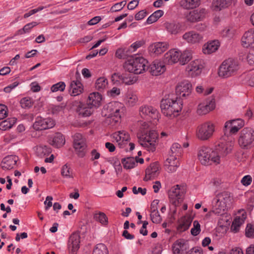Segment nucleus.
I'll return each instance as SVG.
<instances>
[{
    "label": "nucleus",
    "mask_w": 254,
    "mask_h": 254,
    "mask_svg": "<svg viewBox=\"0 0 254 254\" xmlns=\"http://www.w3.org/2000/svg\"><path fill=\"white\" fill-rule=\"evenodd\" d=\"M173 95H169L168 97L163 99L160 103L162 113L166 116L170 118L175 117V113L181 111L183 104L178 97H173Z\"/></svg>",
    "instance_id": "f257e3e1"
},
{
    "label": "nucleus",
    "mask_w": 254,
    "mask_h": 254,
    "mask_svg": "<svg viewBox=\"0 0 254 254\" xmlns=\"http://www.w3.org/2000/svg\"><path fill=\"white\" fill-rule=\"evenodd\" d=\"M232 196L229 191H224L218 193L213 199L212 212L217 215L224 213L231 203Z\"/></svg>",
    "instance_id": "f03ea898"
},
{
    "label": "nucleus",
    "mask_w": 254,
    "mask_h": 254,
    "mask_svg": "<svg viewBox=\"0 0 254 254\" xmlns=\"http://www.w3.org/2000/svg\"><path fill=\"white\" fill-rule=\"evenodd\" d=\"M198 158L202 165H211L220 163V155L215 150L207 147H202L198 153Z\"/></svg>",
    "instance_id": "7ed1b4c3"
},
{
    "label": "nucleus",
    "mask_w": 254,
    "mask_h": 254,
    "mask_svg": "<svg viewBox=\"0 0 254 254\" xmlns=\"http://www.w3.org/2000/svg\"><path fill=\"white\" fill-rule=\"evenodd\" d=\"M239 68L238 62L236 60L229 58L224 61L220 65L218 74L220 77L227 78L235 75Z\"/></svg>",
    "instance_id": "20e7f679"
},
{
    "label": "nucleus",
    "mask_w": 254,
    "mask_h": 254,
    "mask_svg": "<svg viewBox=\"0 0 254 254\" xmlns=\"http://www.w3.org/2000/svg\"><path fill=\"white\" fill-rule=\"evenodd\" d=\"M148 62L143 57H135L126 63L125 68L129 72L138 74L143 73L148 67Z\"/></svg>",
    "instance_id": "39448f33"
},
{
    "label": "nucleus",
    "mask_w": 254,
    "mask_h": 254,
    "mask_svg": "<svg viewBox=\"0 0 254 254\" xmlns=\"http://www.w3.org/2000/svg\"><path fill=\"white\" fill-rule=\"evenodd\" d=\"M121 104L118 102H112L104 106L102 111L103 116L109 119L110 123H117L121 119L120 114Z\"/></svg>",
    "instance_id": "423d86ee"
},
{
    "label": "nucleus",
    "mask_w": 254,
    "mask_h": 254,
    "mask_svg": "<svg viewBox=\"0 0 254 254\" xmlns=\"http://www.w3.org/2000/svg\"><path fill=\"white\" fill-rule=\"evenodd\" d=\"M137 138L139 143L148 151L153 152L155 150L158 139V134L156 131L150 130L146 133L138 135Z\"/></svg>",
    "instance_id": "0eeeda50"
},
{
    "label": "nucleus",
    "mask_w": 254,
    "mask_h": 254,
    "mask_svg": "<svg viewBox=\"0 0 254 254\" xmlns=\"http://www.w3.org/2000/svg\"><path fill=\"white\" fill-rule=\"evenodd\" d=\"M235 140L232 135H228L227 132H225V135H223L217 145L215 146V150L221 156L224 157L230 153L234 146Z\"/></svg>",
    "instance_id": "6e6552de"
},
{
    "label": "nucleus",
    "mask_w": 254,
    "mask_h": 254,
    "mask_svg": "<svg viewBox=\"0 0 254 254\" xmlns=\"http://www.w3.org/2000/svg\"><path fill=\"white\" fill-rule=\"evenodd\" d=\"M238 144L243 149H250L254 146V130L245 127L239 133Z\"/></svg>",
    "instance_id": "1a4fd4ad"
},
{
    "label": "nucleus",
    "mask_w": 254,
    "mask_h": 254,
    "mask_svg": "<svg viewBox=\"0 0 254 254\" xmlns=\"http://www.w3.org/2000/svg\"><path fill=\"white\" fill-rule=\"evenodd\" d=\"M214 131V125L211 123H206L197 127L196 135L201 140H206L212 136Z\"/></svg>",
    "instance_id": "9d476101"
},
{
    "label": "nucleus",
    "mask_w": 254,
    "mask_h": 254,
    "mask_svg": "<svg viewBox=\"0 0 254 254\" xmlns=\"http://www.w3.org/2000/svg\"><path fill=\"white\" fill-rule=\"evenodd\" d=\"M73 147L76 153L79 157H83L86 153L87 146L85 140L80 133H76L73 136Z\"/></svg>",
    "instance_id": "9b49d317"
},
{
    "label": "nucleus",
    "mask_w": 254,
    "mask_h": 254,
    "mask_svg": "<svg viewBox=\"0 0 254 254\" xmlns=\"http://www.w3.org/2000/svg\"><path fill=\"white\" fill-rule=\"evenodd\" d=\"M183 197L184 191L181 190L179 185L172 188L169 192L170 201L175 207L183 201Z\"/></svg>",
    "instance_id": "f8f14e48"
},
{
    "label": "nucleus",
    "mask_w": 254,
    "mask_h": 254,
    "mask_svg": "<svg viewBox=\"0 0 254 254\" xmlns=\"http://www.w3.org/2000/svg\"><path fill=\"white\" fill-rule=\"evenodd\" d=\"M203 62L201 60H195L190 63L186 67L188 75L194 77L199 75L203 68Z\"/></svg>",
    "instance_id": "ddd939ff"
},
{
    "label": "nucleus",
    "mask_w": 254,
    "mask_h": 254,
    "mask_svg": "<svg viewBox=\"0 0 254 254\" xmlns=\"http://www.w3.org/2000/svg\"><path fill=\"white\" fill-rule=\"evenodd\" d=\"M54 126L55 122L52 119H44L42 117H38L33 125V127L36 130H42L51 128Z\"/></svg>",
    "instance_id": "4468645a"
},
{
    "label": "nucleus",
    "mask_w": 254,
    "mask_h": 254,
    "mask_svg": "<svg viewBox=\"0 0 254 254\" xmlns=\"http://www.w3.org/2000/svg\"><path fill=\"white\" fill-rule=\"evenodd\" d=\"M139 112L141 117L147 120L157 119L158 117V112L152 106H142L139 108Z\"/></svg>",
    "instance_id": "2eb2a0df"
},
{
    "label": "nucleus",
    "mask_w": 254,
    "mask_h": 254,
    "mask_svg": "<svg viewBox=\"0 0 254 254\" xmlns=\"http://www.w3.org/2000/svg\"><path fill=\"white\" fill-rule=\"evenodd\" d=\"M192 90V85L190 82L184 80L179 83L176 87V92L179 96V99L189 96Z\"/></svg>",
    "instance_id": "dca6fc26"
},
{
    "label": "nucleus",
    "mask_w": 254,
    "mask_h": 254,
    "mask_svg": "<svg viewBox=\"0 0 254 254\" xmlns=\"http://www.w3.org/2000/svg\"><path fill=\"white\" fill-rule=\"evenodd\" d=\"M80 237L78 232H73L69 237L68 248L69 254H76L79 248Z\"/></svg>",
    "instance_id": "f3484780"
},
{
    "label": "nucleus",
    "mask_w": 254,
    "mask_h": 254,
    "mask_svg": "<svg viewBox=\"0 0 254 254\" xmlns=\"http://www.w3.org/2000/svg\"><path fill=\"white\" fill-rule=\"evenodd\" d=\"M169 48V44L167 42H155L150 45L148 48L149 51L156 55H159L165 52Z\"/></svg>",
    "instance_id": "a211bd4d"
},
{
    "label": "nucleus",
    "mask_w": 254,
    "mask_h": 254,
    "mask_svg": "<svg viewBox=\"0 0 254 254\" xmlns=\"http://www.w3.org/2000/svg\"><path fill=\"white\" fill-rule=\"evenodd\" d=\"M64 136L61 132H56L49 135L48 137L49 143L55 148H60L65 144Z\"/></svg>",
    "instance_id": "6ab92c4d"
},
{
    "label": "nucleus",
    "mask_w": 254,
    "mask_h": 254,
    "mask_svg": "<svg viewBox=\"0 0 254 254\" xmlns=\"http://www.w3.org/2000/svg\"><path fill=\"white\" fill-rule=\"evenodd\" d=\"M76 112L80 117H87L93 114L94 109L87 103L84 104L79 102L77 106Z\"/></svg>",
    "instance_id": "aec40b11"
},
{
    "label": "nucleus",
    "mask_w": 254,
    "mask_h": 254,
    "mask_svg": "<svg viewBox=\"0 0 254 254\" xmlns=\"http://www.w3.org/2000/svg\"><path fill=\"white\" fill-rule=\"evenodd\" d=\"M147 69L152 75L157 76L163 73L166 70L165 66L164 63L158 61H154Z\"/></svg>",
    "instance_id": "412c9836"
},
{
    "label": "nucleus",
    "mask_w": 254,
    "mask_h": 254,
    "mask_svg": "<svg viewBox=\"0 0 254 254\" xmlns=\"http://www.w3.org/2000/svg\"><path fill=\"white\" fill-rule=\"evenodd\" d=\"M159 174V165L157 162H154L150 164L145 170V176L144 178V181L148 180L155 178Z\"/></svg>",
    "instance_id": "4be33fe9"
},
{
    "label": "nucleus",
    "mask_w": 254,
    "mask_h": 254,
    "mask_svg": "<svg viewBox=\"0 0 254 254\" xmlns=\"http://www.w3.org/2000/svg\"><path fill=\"white\" fill-rule=\"evenodd\" d=\"M164 26L167 31L171 35H177L182 31V25L174 21L166 22Z\"/></svg>",
    "instance_id": "5701e85b"
},
{
    "label": "nucleus",
    "mask_w": 254,
    "mask_h": 254,
    "mask_svg": "<svg viewBox=\"0 0 254 254\" xmlns=\"http://www.w3.org/2000/svg\"><path fill=\"white\" fill-rule=\"evenodd\" d=\"M102 96L98 92H93L89 94L87 103L94 109L98 108L102 104Z\"/></svg>",
    "instance_id": "b1692460"
},
{
    "label": "nucleus",
    "mask_w": 254,
    "mask_h": 254,
    "mask_svg": "<svg viewBox=\"0 0 254 254\" xmlns=\"http://www.w3.org/2000/svg\"><path fill=\"white\" fill-rule=\"evenodd\" d=\"M180 163L177 157L174 155H170V157L167 159L165 162V167L166 170L169 173L175 172Z\"/></svg>",
    "instance_id": "393cba45"
},
{
    "label": "nucleus",
    "mask_w": 254,
    "mask_h": 254,
    "mask_svg": "<svg viewBox=\"0 0 254 254\" xmlns=\"http://www.w3.org/2000/svg\"><path fill=\"white\" fill-rule=\"evenodd\" d=\"M206 10L205 9H201L199 10H194L190 11L187 15V19L191 22L201 20L205 16Z\"/></svg>",
    "instance_id": "a878e982"
},
{
    "label": "nucleus",
    "mask_w": 254,
    "mask_h": 254,
    "mask_svg": "<svg viewBox=\"0 0 254 254\" xmlns=\"http://www.w3.org/2000/svg\"><path fill=\"white\" fill-rule=\"evenodd\" d=\"M179 52L175 49H171L165 54L163 59L164 63L169 64L177 63L179 60Z\"/></svg>",
    "instance_id": "bb28decb"
},
{
    "label": "nucleus",
    "mask_w": 254,
    "mask_h": 254,
    "mask_svg": "<svg viewBox=\"0 0 254 254\" xmlns=\"http://www.w3.org/2000/svg\"><path fill=\"white\" fill-rule=\"evenodd\" d=\"M183 38L189 43L195 44L200 42L203 37L200 34L191 31L184 34Z\"/></svg>",
    "instance_id": "cd10ccee"
},
{
    "label": "nucleus",
    "mask_w": 254,
    "mask_h": 254,
    "mask_svg": "<svg viewBox=\"0 0 254 254\" xmlns=\"http://www.w3.org/2000/svg\"><path fill=\"white\" fill-rule=\"evenodd\" d=\"M189 246L184 240H177L173 246V251L174 254H185L189 249Z\"/></svg>",
    "instance_id": "c85d7f7f"
},
{
    "label": "nucleus",
    "mask_w": 254,
    "mask_h": 254,
    "mask_svg": "<svg viewBox=\"0 0 254 254\" xmlns=\"http://www.w3.org/2000/svg\"><path fill=\"white\" fill-rule=\"evenodd\" d=\"M83 87L79 80L72 81L69 87V93L71 96H77L82 93Z\"/></svg>",
    "instance_id": "c756f323"
},
{
    "label": "nucleus",
    "mask_w": 254,
    "mask_h": 254,
    "mask_svg": "<svg viewBox=\"0 0 254 254\" xmlns=\"http://www.w3.org/2000/svg\"><path fill=\"white\" fill-rule=\"evenodd\" d=\"M232 3V0H213L212 8L213 10L219 11L228 7Z\"/></svg>",
    "instance_id": "7c9ffc66"
},
{
    "label": "nucleus",
    "mask_w": 254,
    "mask_h": 254,
    "mask_svg": "<svg viewBox=\"0 0 254 254\" xmlns=\"http://www.w3.org/2000/svg\"><path fill=\"white\" fill-rule=\"evenodd\" d=\"M192 219L190 216L182 217L179 220V225L177 229L180 232H184L188 230L190 227Z\"/></svg>",
    "instance_id": "2f4dec72"
},
{
    "label": "nucleus",
    "mask_w": 254,
    "mask_h": 254,
    "mask_svg": "<svg viewBox=\"0 0 254 254\" xmlns=\"http://www.w3.org/2000/svg\"><path fill=\"white\" fill-rule=\"evenodd\" d=\"M17 160L15 157L6 156L2 160L1 166L3 170H10L13 168L16 163Z\"/></svg>",
    "instance_id": "473e14b6"
},
{
    "label": "nucleus",
    "mask_w": 254,
    "mask_h": 254,
    "mask_svg": "<svg viewBox=\"0 0 254 254\" xmlns=\"http://www.w3.org/2000/svg\"><path fill=\"white\" fill-rule=\"evenodd\" d=\"M218 41H213L204 45L203 52L205 54H210L215 52L218 49Z\"/></svg>",
    "instance_id": "72a5a7b5"
},
{
    "label": "nucleus",
    "mask_w": 254,
    "mask_h": 254,
    "mask_svg": "<svg viewBox=\"0 0 254 254\" xmlns=\"http://www.w3.org/2000/svg\"><path fill=\"white\" fill-rule=\"evenodd\" d=\"M52 152L51 147L47 145H39L36 148V154L40 158L49 155Z\"/></svg>",
    "instance_id": "f704fd0d"
},
{
    "label": "nucleus",
    "mask_w": 254,
    "mask_h": 254,
    "mask_svg": "<svg viewBox=\"0 0 254 254\" xmlns=\"http://www.w3.org/2000/svg\"><path fill=\"white\" fill-rule=\"evenodd\" d=\"M182 5L186 9H192L198 7L200 4V0H184L182 1Z\"/></svg>",
    "instance_id": "c9c22d12"
},
{
    "label": "nucleus",
    "mask_w": 254,
    "mask_h": 254,
    "mask_svg": "<svg viewBox=\"0 0 254 254\" xmlns=\"http://www.w3.org/2000/svg\"><path fill=\"white\" fill-rule=\"evenodd\" d=\"M122 163L124 167L127 169H130L135 167L136 165V161L134 157H127L122 160Z\"/></svg>",
    "instance_id": "e433bc0d"
},
{
    "label": "nucleus",
    "mask_w": 254,
    "mask_h": 254,
    "mask_svg": "<svg viewBox=\"0 0 254 254\" xmlns=\"http://www.w3.org/2000/svg\"><path fill=\"white\" fill-rule=\"evenodd\" d=\"M179 60L180 64L182 65L185 64L192 58L191 53L189 51H185L183 53H180Z\"/></svg>",
    "instance_id": "4c0bfd02"
},
{
    "label": "nucleus",
    "mask_w": 254,
    "mask_h": 254,
    "mask_svg": "<svg viewBox=\"0 0 254 254\" xmlns=\"http://www.w3.org/2000/svg\"><path fill=\"white\" fill-rule=\"evenodd\" d=\"M113 137L116 139L117 142L119 141H128L129 138V135L128 133L125 131H119L118 133H115L113 134Z\"/></svg>",
    "instance_id": "58836bf2"
},
{
    "label": "nucleus",
    "mask_w": 254,
    "mask_h": 254,
    "mask_svg": "<svg viewBox=\"0 0 254 254\" xmlns=\"http://www.w3.org/2000/svg\"><path fill=\"white\" fill-rule=\"evenodd\" d=\"M198 107L199 108L197 110L198 113L199 114H205L214 109V104L211 102L209 105L206 104L204 105L200 104Z\"/></svg>",
    "instance_id": "ea45409f"
},
{
    "label": "nucleus",
    "mask_w": 254,
    "mask_h": 254,
    "mask_svg": "<svg viewBox=\"0 0 254 254\" xmlns=\"http://www.w3.org/2000/svg\"><path fill=\"white\" fill-rule=\"evenodd\" d=\"M107 84V79L104 77H101L97 79L95 83V87L97 90H101L105 88Z\"/></svg>",
    "instance_id": "a19ab883"
},
{
    "label": "nucleus",
    "mask_w": 254,
    "mask_h": 254,
    "mask_svg": "<svg viewBox=\"0 0 254 254\" xmlns=\"http://www.w3.org/2000/svg\"><path fill=\"white\" fill-rule=\"evenodd\" d=\"M138 100L136 95L133 94H128L125 98L126 104L129 106L135 105Z\"/></svg>",
    "instance_id": "79ce46f5"
},
{
    "label": "nucleus",
    "mask_w": 254,
    "mask_h": 254,
    "mask_svg": "<svg viewBox=\"0 0 254 254\" xmlns=\"http://www.w3.org/2000/svg\"><path fill=\"white\" fill-rule=\"evenodd\" d=\"M92 254H109L106 246L103 244H97Z\"/></svg>",
    "instance_id": "37998d69"
},
{
    "label": "nucleus",
    "mask_w": 254,
    "mask_h": 254,
    "mask_svg": "<svg viewBox=\"0 0 254 254\" xmlns=\"http://www.w3.org/2000/svg\"><path fill=\"white\" fill-rule=\"evenodd\" d=\"M171 154L170 155H174L175 157H179L182 152L181 145L178 143H174L171 147Z\"/></svg>",
    "instance_id": "c03bdc74"
},
{
    "label": "nucleus",
    "mask_w": 254,
    "mask_h": 254,
    "mask_svg": "<svg viewBox=\"0 0 254 254\" xmlns=\"http://www.w3.org/2000/svg\"><path fill=\"white\" fill-rule=\"evenodd\" d=\"M62 175L64 177L72 178V172L68 165L67 164L64 165L61 171Z\"/></svg>",
    "instance_id": "a18cd8bd"
},
{
    "label": "nucleus",
    "mask_w": 254,
    "mask_h": 254,
    "mask_svg": "<svg viewBox=\"0 0 254 254\" xmlns=\"http://www.w3.org/2000/svg\"><path fill=\"white\" fill-rule=\"evenodd\" d=\"M65 88V84L64 82H59L53 85L51 87V90L53 92L57 91H64Z\"/></svg>",
    "instance_id": "49530a36"
},
{
    "label": "nucleus",
    "mask_w": 254,
    "mask_h": 254,
    "mask_svg": "<svg viewBox=\"0 0 254 254\" xmlns=\"http://www.w3.org/2000/svg\"><path fill=\"white\" fill-rule=\"evenodd\" d=\"M200 225L198 221L195 220L193 222V227L191 228V234L193 236H196L200 232Z\"/></svg>",
    "instance_id": "de8ad7c7"
},
{
    "label": "nucleus",
    "mask_w": 254,
    "mask_h": 254,
    "mask_svg": "<svg viewBox=\"0 0 254 254\" xmlns=\"http://www.w3.org/2000/svg\"><path fill=\"white\" fill-rule=\"evenodd\" d=\"M150 216L151 221L154 223H160L162 221L161 217L158 211L150 212Z\"/></svg>",
    "instance_id": "09e8293b"
},
{
    "label": "nucleus",
    "mask_w": 254,
    "mask_h": 254,
    "mask_svg": "<svg viewBox=\"0 0 254 254\" xmlns=\"http://www.w3.org/2000/svg\"><path fill=\"white\" fill-rule=\"evenodd\" d=\"M21 106L22 108H30L33 105L31 99L25 97L22 98L20 102Z\"/></svg>",
    "instance_id": "8fccbe9b"
},
{
    "label": "nucleus",
    "mask_w": 254,
    "mask_h": 254,
    "mask_svg": "<svg viewBox=\"0 0 254 254\" xmlns=\"http://www.w3.org/2000/svg\"><path fill=\"white\" fill-rule=\"evenodd\" d=\"M96 220L100 222L102 224H107L108 223V218L105 213L100 212L99 214H96L95 215Z\"/></svg>",
    "instance_id": "3c124183"
},
{
    "label": "nucleus",
    "mask_w": 254,
    "mask_h": 254,
    "mask_svg": "<svg viewBox=\"0 0 254 254\" xmlns=\"http://www.w3.org/2000/svg\"><path fill=\"white\" fill-rule=\"evenodd\" d=\"M241 219L240 218H236L234 219L232 223L231 229L233 232L237 233L239 230V227L241 225Z\"/></svg>",
    "instance_id": "603ef678"
},
{
    "label": "nucleus",
    "mask_w": 254,
    "mask_h": 254,
    "mask_svg": "<svg viewBox=\"0 0 254 254\" xmlns=\"http://www.w3.org/2000/svg\"><path fill=\"white\" fill-rule=\"evenodd\" d=\"M120 77H121V81L125 83L126 84L130 85V84H132L134 82L133 79L131 78V77H130L129 76V75H126L123 74V75H122V76H120Z\"/></svg>",
    "instance_id": "864d4df0"
},
{
    "label": "nucleus",
    "mask_w": 254,
    "mask_h": 254,
    "mask_svg": "<svg viewBox=\"0 0 254 254\" xmlns=\"http://www.w3.org/2000/svg\"><path fill=\"white\" fill-rule=\"evenodd\" d=\"M246 236L249 238L254 237V226L251 224H248L246 228Z\"/></svg>",
    "instance_id": "5fc2aeb1"
},
{
    "label": "nucleus",
    "mask_w": 254,
    "mask_h": 254,
    "mask_svg": "<svg viewBox=\"0 0 254 254\" xmlns=\"http://www.w3.org/2000/svg\"><path fill=\"white\" fill-rule=\"evenodd\" d=\"M247 60L250 64H254V46L250 48L247 56Z\"/></svg>",
    "instance_id": "6e6d98bb"
},
{
    "label": "nucleus",
    "mask_w": 254,
    "mask_h": 254,
    "mask_svg": "<svg viewBox=\"0 0 254 254\" xmlns=\"http://www.w3.org/2000/svg\"><path fill=\"white\" fill-rule=\"evenodd\" d=\"M144 44V42L143 41H138L134 42L133 43L129 48L128 51H130L132 50V49H133V51H135L139 48V47H141L143 44Z\"/></svg>",
    "instance_id": "4d7b16f0"
},
{
    "label": "nucleus",
    "mask_w": 254,
    "mask_h": 254,
    "mask_svg": "<svg viewBox=\"0 0 254 254\" xmlns=\"http://www.w3.org/2000/svg\"><path fill=\"white\" fill-rule=\"evenodd\" d=\"M252 182V178L250 175H246L244 176L241 180V183L245 186L250 185Z\"/></svg>",
    "instance_id": "13d9d810"
},
{
    "label": "nucleus",
    "mask_w": 254,
    "mask_h": 254,
    "mask_svg": "<svg viewBox=\"0 0 254 254\" xmlns=\"http://www.w3.org/2000/svg\"><path fill=\"white\" fill-rule=\"evenodd\" d=\"M7 108L3 105H0V120L7 116Z\"/></svg>",
    "instance_id": "bf43d9fd"
},
{
    "label": "nucleus",
    "mask_w": 254,
    "mask_h": 254,
    "mask_svg": "<svg viewBox=\"0 0 254 254\" xmlns=\"http://www.w3.org/2000/svg\"><path fill=\"white\" fill-rule=\"evenodd\" d=\"M11 128L7 120H4L0 123V129L2 130H6Z\"/></svg>",
    "instance_id": "052dcab7"
},
{
    "label": "nucleus",
    "mask_w": 254,
    "mask_h": 254,
    "mask_svg": "<svg viewBox=\"0 0 254 254\" xmlns=\"http://www.w3.org/2000/svg\"><path fill=\"white\" fill-rule=\"evenodd\" d=\"M127 52L126 49H119L117 50L115 55L118 58L122 59L126 56L125 52Z\"/></svg>",
    "instance_id": "680f3d73"
},
{
    "label": "nucleus",
    "mask_w": 254,
    "mask_h": 254,
    "mask_svg": "<svg viewBox=\"0 0 254 254\" xmlns=\"http://www.w3.org/2000/svg\"><path fill=\"white\" fill-rule=\"evenodd\" d=\"M235 122V120H233V121H230L227 122L225 123V126H224V135H225V132L226 131L227 132V135H228L229 130H230V128H231V127L233 126L232 125V124H233V123H234Z\"/></svg>",
    "instance_id": "e2e57ef3"
},
{
    "label": "nucleus",
    "mask_w": 254,
    "mask_h": 254,
    "mask_svg": "<svg viewBox=\"0 0 254 254\" xmlns=\"http://www.w3.org/2000/svg\"><path fill=\"white\" fill-rule=\"evenodd\" d=\"M132 192L134 194H136L138 192L141 193L142 195H144L146 193V189H142L141 188H138L137 189L136 187H133L132 188Z\"/></svg>",
    "instance_id": "0e129e2a"
},
{
    "label": "nucleus",
    "mask_w": 254,
    "mask_h": 254,
    "mask_svg": "<svg viewBox=\"0 0 254 254\" xmlns=\"http://www.w3.org/2000/svg\"><path fill=\"white\" fill-rule=\"evenodd\" d=\"M159 200L158 199L154 200L151 204L150 212H154L155 211H158V205L159 203Z\"/></svg>",
    "instance_id": "69168bd1"
},
{
    "label": "nucleus",
    "mask_w": 254,
    "mask_h": 254,
    "mask_svg": "<svg viewBox=\"0 0 254 254\" xmlns=\"http://www.w3.org/2000/svg\"><path fill=\"white\" fill-rule=\"evenodd\" d=\"M38 25L36 22H32L25 25L23 27L26 33L29 32L30 30L34 27Z\"/></svg>",
    "instance_id": "338daca9"
},
{
    "label": "nucleus",
    "mask_w": 254,
    "mask_h": 254,
    "mask_svg": "<svg viewBox=\"0 0 254 254\" xmlns=\"http://www.w3.org/2000/svg\"><path fill=\"white\" fill-rule=\"evenodd\" d=\"M146 14V11L144 10L139 11L138 13H137L135 15V19L136 20H140L142 19Z\"/></svg>",
    "instance_id": "774afa93"
}]
</instances>
